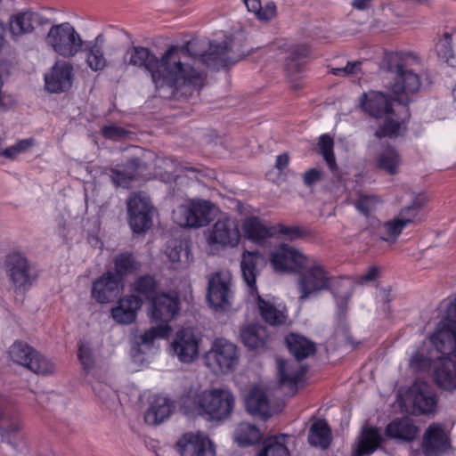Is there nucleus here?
Segmentation results:
<instances>
[{
	"label": "nucleus",
	"mask_w": 456,
	"mask_h": 456,
	"mask_svg": "<svg viewBox=\"0 0 456 456\" xmlns=\"http://www.w3.org/2000/svg\"><path fill=\"white\" fill-rule=\"evenodd\" d=\"M194 45V42L173 45L159 59L146 47L133 46L124 59L129 65L147 70L157 89L167 86L173 92L183 91V94L191 95L204 85L202 72L186 61L190 54L197 55Z\"/></svg>",
	"instance_id": "1"
},
{
	"label": "nucleus",
	"mask_w": 456,
	"mask_h": 456,
	"mask_svg": "<svg viewBox=\"0 0 456 456\" xmlns=\"http://www.w3.org/2000/svg\"><path fill=\"white\" fill-rule=\"evenodd\" d=\"M297 273V287L300 302L317 297L323 291L331 290L338 307L341 311L346 308L353 294L349 281L336 280L323 265L312 256Z\"/></svg>",
	"instance_id": "2"
},
{
	"label": "nucleus",
	"mask_w": 456,
	"mask_h": 456,
	"mask_svg": "<svg viewBox=\"0 0 456 456\" xmlns=\"http://www.w3.org/2000/svg\"><path fill=\"white\" fill-rule=\"evenodd\" d=\"M263 261L264 258L257 252L245 251L240 262L242 278L248 288L250 297L261 318L272 326L282 325L286 323L288 319L286 305L276 297L271 295L261 296L257 292L256 281L259 274L258 265Z\"/></svg>",
	"instance_id": "3"
},
{
	"label": "nucleus",
	"mask_w": 456,
	"mask_h": 456,
	"mask_svg": "<svg viewBox=\"0 0 456 456\" xmlns=\"http://www.w3.org/2000/svg\"><path fill=\"white\" fill-rule=\"evenodd\" d=\"M180 311V301L176 292L159 293L150 301L149 316L159 324L150 328L138 337V345L150 348L155 339L166 338L172 329L168 322L175 319Z\"/></svg>",
	"instance_id": "4"
},
{
	"label": "nucleus",
	"mask_w": 456,
	"mask_h": 456,
	"mask_svg": "<svg viewBox=\"0 0 456 456\" xmlns=\"http://www.w3.org/2000/svg\"><path fill=\"white\" fill-rule=\"evenodd\" d=\"M194 402L199 414L211 421L227 419L235 404L233 395L224 388L204 390L196 395Z\"/></svg>",
	"instance_id": "5"
},
{
	"label": "nucleus",
	"mask_w": 456,
	"mask_h": 456,
	"mask_svg": "<svg viewBox=\"0 0 456 456\" xmlns=\"http://www.w3.org/2000/svg\"><path fill=\"white\" fill-rule=\"evenodd\" d=\"M216 209V205L210 200L191 199L173 211V219L181 227H205L214 220Z\"/></svg>",
	"instance_id": "6"
},
{
	"label": "nucleus",
	"mask_w": 456,
	"mask_h": 456,
	"mask_svg": "<svg viewBox=\"0 0 456 456\" xmlns=\"http://www.w3.org/2000/svg\"><path fill=\"white\" fill-rule=\"evenodd\" d=\"M46 45L59 56L73 58L83 48L84 40L69 22L53 25L45 37Z\"/></svg>",
	"instance_id": "7"
},
{
	"label": "nucleus",
	"mask_w": 456,
	"mask_h": 456,
	"mask_svg": "<svg viewBox=\"0 0 456 456\" xmlns=\"http://www.w3.org/2000/svg\"><path fill=\"white\" fill-rule=\"evenodd\" d=\"M392 81L390 89L395 100L406 111V105L412 100V96L420 88V79L417 73L403 64H396L390 68Z\"/></svg>",
	"instance_id": "8"
},
{
	"label": "nucleus",
	"mask_w": 456,
	"mask_h": 456,
	"mask_svg": "<svg viewBox=\"0 0 456 456\" xmlns=\"http://www.w3.org/2000/svg\"><path fill=\"white\" fill-rule=\"evenodd\" d=\"M205 362L207 366L216 373L231 372L239 362L238 348L225 338H216L205 354Z\"/></svg>",
	"instance_id": "9"
},
{
	"label": "nucleus",
	"mask_w": 456,
	"mask_h": 456,
	"mask_svg": "<svg viewBox=\"0 0 456 456\" xmlns=\"http://www.w3.org/2000/svg\"><path fill=\"white\" fill-rule=\"evenodd\" d=\"M232 273L228 270L214 273L208 278L207 299L216 311L225 312L232 306Z\"/></svg>",
	"instance_id": "10"
},
{
	"label": "nucleus",
	"mask_w": 456,
	"mask_h": 456,
	"mask_svg": "<svg viewBox=\"0 0 456 456\" xmlns=\"http://www.w3.org/2000/svg\"><path fill=\"white\" fill-rule=\"evenodd\" d=\"M444 320L440 322L430 340L436 349L451 352L456 348V297L444 303Z\"/></svg>",
	"instance_id": "11"
},
{
	"label": "nucleus",
	"mask_w": 456,
	"mask_h": 456,
	"mask_svg": "<svg viewBox=\"0 0 456 456\" xmlns=\"http://www.w3.org/2000/svg\"><path fill=\"white\" fill-rule=\"evenodd\" d=\"M154 208L143 193H134L127 200L128 224L132 231L140 233L148 230L152 224Z\"/></svg>",
	"instance_id": "12"
},
{
	"label": "nucleus",
	"mask_w": 456,
	"mask_h": 456,
	"mask_svg": "<svg viewBox=\"0 0 456 456\" xmlns=\"http://www.w3.org/2000/svg\"><path fill=\"white\" fill-rule=\"evenodd\" d=\"M5 271L15 292L28 291L36 280L28 259L19 253L8 256Z\"/></svg>",
	"instance_id": "13"
},
{
	"label": "nucleus",
	"mask_w": 456,
	"mask_h": 456,
	"mask_svg": "<svg viewBox=\"0 0 456 456\" xmlns=\"http://www.w3.org/2000/svg\"><path fill=\"white\" fill-rule=\"evenodd\" d=\"M421 205L422 201L417 200L411 206L401 209L392 219L381 224L379 227L380 239L388 243H395L407 224L419 220Z\"/></svg>",
	"instance_id": "14"
},
{
	"label": "nucleus",
	"mask_w": 456,
	"mask_h": 456,
	"mask_svg": "<svg viewBox=\"0 0 456 456\" xmlns=\"http://www.w3.org/2000/svg\"><path fill=\"white\" fill-rule=\"evenodd\" d=\"M205 234L210 246L235 248L240 240L238 224L229 216L219 218Z\"/></svg>",
	"instance_id": "15"
},
{
	"label": "nucleus",
	"mask_w": 456,
	"mask_h": 456,
	"mask_svg": "<svg viewBox=\"0 0 456 456\" xmlns=\"http://www.w3.org/2000/svg\"><path fill=\"white\" fill-rule=\"evenodd\" d=\"M200 56L207 66L219 69L237 62L245 54L235 50L232 45V40L230 37H225L220 43L211 42L208 53L200 54Z\"/></svg>",
	"instance_id": "16"
},
{
	"label": "nucleus",
	"mask_w": 456,
	"mask_h": 456,
	"mask_svg": "<svg viewBox=\"0 0 456 456\" xmlns=\"http://www.w3.org/2000/svg\"><path fill=\"white\" fill-rule=\"evenodd\" d=\"M309 257L292 246L281 244L270 252L269 259L275 271L297 273Z\"/></svg>",
	"instance_id": "17"
},
{
	"label": "nucleus",
	"mask_w": 456,
	"mask_h": 456,
	"mask_svg": "<svg viewBox=\"0 0 456 456\" xmlns=\"http://www.w3.org/2000/svg\"><path fill=\"white\" fill-rule=\"evenodd\" d=\"M421 448L425 456H444L452 450L450 432L442 424L433 423L423 434Z\"/></svg>",
	"instance_id": "18"
},
{
	"label": "nucleus",
	"mask_w": 456,
	"mask_h": 456,
	"mask_svg": "<svg viewBox=\"0 0 456 456\" xmlns=\"http://www.w3.org/2000/svg\"><path fill=\"white\" fill-rule=\"evenodd\" d=\"M200 342V338L196 336L193 330L185 328L176 332L170 344V352L180 362L189 363L197 359Z\"/></svg>",
	"instance_id": "19"
},
{
	"label": "nucleus",
	"mask_w": 456,
	"mask_h": 456,
	"mask_svg": "<svg viewBox=\"0 0 456 456\" xmlns=\"http://www.w3.org/2000/svg\"><path fill=\"white\" fill-rule=\"evenodd\" d=\"M176 446L181 456H216L215 444L201 432L184 434Z\"/></svg>",
	"instance_id": "20"
},
{
	"label": "nucleus",
	"mask_w": 456,
	"mask_h": 456,
	"mask_svg": "<svg viewBox=\"0 0 456 456\" xmlns=\"http://www.w3.org/2000/svg\"><path fill=\"white\" fill-rule=\"evenodd\" d=\"M73 66L65 61H57L51 70L45 75V88L51 93L69 90L72 86Z\"/></svg>",
	"instance_id": "21"
},
{
	"label": "nucleus",
	"mask_w": 456,
	"mask_h": 456,
	"mask_svg": "<svg viewBox=\"0 0 456 456\" xmlns=\"http://www.w3.org/2000/svg\"><path fill=\"white\" fill-rule=\"evenodd\" d=\"M436 351L443 356L435 370L436 382L444 390H456V348L451 352Z\"/></svg>",
	"instance_id": "22"
},
{
	"label": "nucleus",
	"mask_w": 456,
	"mask_h": 456,
	"mask_svg": "<svg viewBox=\"0 0 456 456\" xmlns=\"http://www.w3.org/2000/svg\"><path fill=\"white\" fill-rule=\"evenodd\" d=\"M106 39L102 33L94 39L84 41L83 50L85 61L94 72H101L108 66V60L104 53Z\"/></svg>",
	"instance_id": "23"
},
{
	"label": "nucleus",
	"mask_w": 456,
	"mask_h": 456,
	"mask_svg": "<svg viewBox=\"0 0 456 456\" xmlns=\"http://www.w3.org/2000/svg\"><path fill=\"white\" fill-rule=\"evenodd\" d=\"M408 397L414 411L422 414L433 412L437 403L435 392L424 382H415L409 390Z\"/></svg>",
	"instance_id": "24"
},
{
	"label": "nucleus",
	"mask_w": 456,
	"mask_h": 456,
	"mask_svg": "<svg viewBox=\"0 0 456 456\" xmlns=\"http://www.w3.org/2000/svg\"><path fill=\"white\" fill-rule=\"evenodd\" d=\"M120 284L118 275L107 272L93 282L92 297L100 304L108 303L119 293Z\"/></svg>",
	"instance_id": "25"
},
{
	"label": "nucleus",
	"mask_w": 456,
	"mask_h": 456,
	"mask_svg": "<svg viewBox=\"0 0 456 456\" xmlns=\"http://www.w3.org/2000/svg\"><path fill=\"white\" fill-rule=\"evenodd\" d=\"M394 102L381 92L370 91L362 96L361 109L370 116L380 118L394 110Z\"/></svg>",
	"instance_id": "26"
},
{
	"label": "nucleus",
	"mask_w": 456,
	"mask_h": 456,
	"mask_svg": "<svg viewBox=\"0 0 456 456\" xmlns=\"http://www.w3.org/2000/svg\"><path fill=\"white\" fill-rule=\"evenodd\" d=\"M142 305L140 297L130 295L118 299L117 305L110 311L113 320L119 324H131L137 316V312Z\"/></svg>",
	"instance_id": "27"
},
{
	"label": "nucleus",
	"mask_w": 456,
	"mask_h": 456,
	"mask_svg": "<svg viewBox=\"0 0 456 456\" xmlns=\"http://www.w3.org/2000/svg\"><path fill=\"white\" fill-rule=\"evenodd\" d=\"M174 410L175 405L169 398L164 395H153L149 401L144 420L149 425H159L167 419Z\"/></svg>",
	"instance_id": "28"
},
{
	"label": "nucleus",
	"mask_w": 456,
	"mask_h": 456,
	"mask_svg": "<svg viewBox=\"0 0 456 456\" xmlns=\"http://www.w3.org/2000/svg\"><path fill=\"white\" fill-rule=\"evenodd\" d=\"M91 387L93 393L102 402H108L117 398V390L114 387L112 379L107 369H102L93 376L85 379Z\"/></svg>",
	"instance_id": "29"
},
{
	"label": "nucleus",
	"mask_w": 456,
	"mask_h": 456,
	"mask_svg": "<svg viewBox=\"0 0 456 456\" xmlns=\"http://www.w3.org/2000/svg\"><path fill=\"white\" fill-rule=\"evenodd\" d=\"M386 436L389 438L403 441H413L419 433V428L413 419L408 417L398 418L390 422L385 430Z\"/></svg>",
	"instance_id": "30"
},
{
	"label": "nucleus",
	"mask_w": 456,
	"mask_h": 456,
	"mask_svg": "<svg viewBox=\"0 0 456 456\" xmlns=\"http://www.w3.org/2000/svg\"><path fill=\"white\" fill-rule=\"evenodd\" d=\"M383 438L379 430L372 427H364L353 449L352 456H370L380 445Z\"/></svg>",
	"instance_id": "31"
},
{
	"label": "nucleus",
	"mask_w": 456,
	"mask_h": 456,
	"mask_svg": "<svg viewBox=\"0 0 456 456\" xmlns=\"http://www.w3.org/2000/svg\"><path fill=\"white\" fill-rule=\"evenodd\" d=\"M242 230L248 240L258 244L273 237V225L265 224L256 216L247 217L243 221Z\"/></svg>",
	"instance_id": "32"
},
{
	"label": "nucleus",
	"mask_w": 456,
	"mask_h": 456,
	"mask_svg": "<svg viewBox=\"0 0 456 456\" xmlns=\"http://www.w3.org/2000/svg\"><path fill=\"white\" fill-rule=\"evenodd\" d=\"M240 338L248 348L261 350L266 347L270 337L265 327L251 324L241 329Z\"/></svg>",
	"instance_id": "33"
},
{
	"label": "nucleus",
	"mask_w": 456,
	"mask_h": 456,
	"mask_svg": "<svg viewBox=\"0 0 456 456\" xmlns=\"http://www.w3.org/2000/svg\"><path fill=\"white\" fill-rule=\"evenodd\" d=\"M247 411L254 416L267 419L271 416L268 398L263 389L258 387L251 388L245 398Z\"/></svg>",
	"instance_id": "34"
},
{
	"label": "nucleus",
	"mask_w": 456,
	"mask_h": 456,
	"mask_svg": "<svg viewBox=\"0 0 456 456\" xmlns=\"http://www.w3.org/2000/svg\"><path fill=\"white\" fill-rule=\"evenodd\" d=\"M279 381L281 385L288 386L294 389L300 381L305 370L296 362L277 360Z\"/></svg>",
	"instance_id": "35"
},
{
	"label": "nucleus",
	"mask_w": 456,
	"mask_h": 456,
	"mask_svg": "<svg viewBox=\"0 0 456 456\" xmlns=\"http://www.w3.org/2000/svg\"><path fill=\"white\" fill-rule=\"evenodd\" d=\"M40 24V16L34 12L26 11L13 15L10 20V31L18 37L30 33L35 26Z\"/></svg>",
	"instance_id": "36"
},
{
	"label": "nucleus",
	"mask_w": 456,
	"mask_h": 456,
	"mask_svg": "<svg viewBox=\"0 0 456 456\" xmlns=\"http://www.w3.org/2000/svg\"><path fill=\"white\" fill-rule=\"evenodd\" d=\"M403 112H405V110H403ZM386 116L387 117L384 123L375 133L376 137L379 139L384 137L395 138L401 135L405 130V118L407 116V112L404 113V117H399L395 114V110H393Z\"/></svg>",
	"instance_id": "37"
},
{
	"label": "nucleus",
	"mask_w": 456,
	"mask_h": 456,
	"mask_svg": "<svg viewBox=\"0 0 456 456\" xmlns=\"http://www.w3.org/2000/svg\"><path fill=\"white\" fill-rule=\"evenodd\" d=\"M144 165L139 159H133L125 170H111V180L117 186L126 188L137 176H143Z\"/></svg>",
	"instance_id": "38"
},
{
	"label": "nucleus",
	"mask_w": 456,
	"mask_h": 456,
	"mask_svg": "<svg viewBox=\"0 0 456 456\" xmlns=\"http://www.w3.org/2000/svg\"><path fill=\"white\" fill-rule=\"evenodd\" d=\"M401 162L399 153L391 146L382 148L376 156L377 167L392 175L398 173Z\"/></svg>",
	"instance_id": "39"
},
{
	"label": "nucleus",
	"mask_w": 456,
	"mask_h": 456,
	"mask_svg": "<svg viewBox=\"0 0 456 456\" xmlns=\"http://www.w3.org/2000/svg\"><path fill=\"white\" fill-rule=\"evenodd\" d=\"M286 342L289 352L297 361L305 359L315 352L314 344L303 336L291 333L287 336Z\"/></svg>",
	"instance_id": "40"
},
{
	"label": "nucleus",
	"mask_w": 456,
	"mask_h": 456,
	"mask_svg": "<svg viewBox=\"0 0 456 456\" xmlns=\"http://www.w3.org/2000/svg\"><path fill=\"white\" fill-rule=\"evenodd\" d=\"M308 442L312 446L327 449L331 442V431L324 419L315 420L309 430Z\"/></svg>",
	"instance_id": "41"
},
{
	"label": "nucleus",
	"mask_w": 456,
	"mask_h": 456,
	"mask_svg": "<svg viewBox=\"0 0 456 456\" xmlns=\"http://www.w3.org/2000/svg\"><path fill=\"white\" fill-rule=\"evenodd\" d=\"M233 439L241 447L249 446L262 439V433L254 424L241 422L234 430Z\"/></svg>",
	"instance_id": "42"
},
{
	"label": "nucleus",
	"mask_w": 456,
	"mask_h": 456,
	"mask_svg": "<svg viewBox=\"0 0 456 456\" xmlns=\"http://www.w3.org/2000/svg\"><path fill=\"white\" fill-rule=\"evenodd\" d=\"M286 438L285 435L266 438L256 456H290Z\"/></svg>",
	"instance_id": "43"
},
{
	"label": "nucleus",
	"mask_w": 456,
	"mask_h": 456,
	"mask_svg": "<svg viewBox=\"0 0 456 456\" xmlns=\"http://www.w3.org/2000/svg\"><path fill=\"white\" fill-rule=\"evenodd\" d=\"M77 358L83 369L84 379L93 376V374L104 369L103 367L97 365L93 347L90 343L82 342L79 345Z\"/></svg>",
	"instance_id": "44"
},
{
	"label": "nucleus",
	"mask_w": 456,
	"mask_h": 456,
	"mask_svg": "<svg viewBox=\"0 0 456 456\" xmlns=\"http://www.w3.org/2000/svg\"><path fill=\"white\" fill-rule=\"evenodd\" d=\"M244 3L248 11L261 21H269L277 14L276 5L272 1L244 0Z\"/></svg>",
	"instance_id": "45"
},
{
	"label": "nucleus",
	"mask_w": 456,
	"mask_h": 456,
	"mask_svg": "<svg viewBox=\"0 0 456 456\" xmlns=\"http://www.w3.org/2000/svg\"><path fill=\"white\" fill-rule=\"evenodd\" d=\"M7 400L0 395V431L2 435L15 433L21 428V420L16 414L6 411Z\"/></svg>",
	"instance_id": "46"
},
{
	"label": "nucleus",
	"mask_w": 456,
	"mask_h": 456,
	"mask_svg": "<svg viewBox=\"0 0 456 456\" xmlns=\"http://www.w3.org/2000/svg\"><path fill=\"white\" fill-rule=\"evenodd\" d=\"M35 350L28 344L17 341L9 348L8 354L10 359L17 364L27 368L28 362H31Z\"/></svg>",
	"instance_id": "47"
},
{
	"label": "nucleus",
	"mask_w": 456,
	"mask_h": 456,
	"mask_svg": "<svg viewBox=\"0 0 456 456\" xmlns=\"http://www.w3.org/2000/svg\"><path fill=\"white\" fill-rule=\"evenodd\" d=\"M334 140L328 134H322L318 139V149L320 154L323 157L330 170L335 173L338 170L336 158L333 151Z\"/></svg>",
	"instance_id": "48"
},
{
	"label": "nucleus",
	"mask_w": 456,
	"mask_h": 456,
	"mask_svg": "<svg viewBox=\"0 0 456 456\" xmlns=\"http://www.w3.org/2000/svg\"><path fill=\"white\" fill-rule=\"evenodd\" d=\"M382 205L381 199L374 194L360 193L358 198L354 201V208L364 216L370 215L376 211Z\"/></svg>",
	"instance_id": "49"
},
{
	"label": "nucleus",
	"mask_w": 456,
	"mask_h": 456,
	"mask_svg": "<svg viewBox=\"0 0 456 456\" xmlns=\"http://www.w3.org/2000/svg\"><path fill=\"white\" fill-rule=\"evenodd\" d=\"M133 291L142 295L149 301L151 300L157 292V282L155 279L151 275H144L138 278L132 285Z\"/></svg>",
	"instance_id": "50"
},
{
	"label": "nucleus",
	"mask_w": 456,
	"mask_h": 456,
	"mask_svg": "<svg viewBox=\"0 0 456 456\" xmlns=\"http://www.w3.org/2000/svg\"><path fill=\"white\" fill-rule=\"evenodd\" d=\"M27 369L37 374L49 375L55 372L56 366L51 360L35 351L31 362H28Z\"/></svg>",
	"instance_id": "51"
},
{
	"label": "nucleus",
	"mask_w": 456,
	"mask_h": 456,
	"mask_svg": "<svg viewBox=\"0 0 456 456\" xmlns=\"http://www.w3.org/2000/svg\"><path fill=\"white\" fill-rule=\"evenodd\" d=\"M139 264L128 253L119 254L115 259V268L118 275H124L138 269Z\"/></svg>",
	"instance_id": "52"
},
{
	"label": "nucleus",
	"mask_w": 456,
	"mask_h": 456,
	"mask_svg": "<svg viewBox=\"0 0 456 456\" xmlns=\"http://www.w3.org/2000/svg\"><path fill=\"white\" fill-rule=\"evenodd\" d=\"M303 235L304 232L298 226H287L282 224L273 225V237L281 236L284 240H293Z\"/></svg>",
	"instance_id": "53"
},
{
	"label": "nucleus",
	"mask_w": 456,
	"mask_h": 456,
	"mask_svg": "<svg viewBox=\"0 0 456 456\" xmlns=\"http://www.w3.org/2000/svg\"><path fill=\"white\" fill-rule=\"evenodd\" d=\"M35 145V139L26 138L19 140L15 144L4 149L5 158L14 159L20 154L27 152Z\"/></svg>",
	"instance_id": "54"
},
{
	"label": "nucleus",
	"mask_w": 456,
	"mask_h": 456,
	"mask_svg": "<svg viewBox=\"0 0 456 456\" xmlns=\"http://www.w3.org/2000/svg\"><path fill=\"white\" fill-rule=\"evenodd\" d=\"M436 51L440 59L449 61L453 56L452 46V35L448 32L444 33L436 44Z\"/></svg>",
	"instance_id": "55"
},
{
	"label": "nucleus",
	"mask_w": 456,
	"mask_h": 456,
	"mask_svg": "<svg viewBox=\"0 0 456 456\" xmlns=\"http://www.w3.org/2000/svg\"><path fill=\"white\" fill-rule=\"evenodd\" d=\"M425 347H421L413 354L410 360V366L415 370H420L430 365L432 357L426 354Z\"/></svg>",
	"instance_id": "56"
},
{
	"label": "nucleus",
	"mask_w": 456,
	"mask_h": 456,
	"mask_svg": "<svg viewBox=\"0 0 456 456\" xmlns=\"http://www.w3.org/2000/svg\"><path fill=\"white\" fill-rule=\"evenodd\" d=\"M102 134L106 139L117 141L125 138L129 132L120 126L110 125L102 127Z\"/></svg>",
	"instance_id": "57"
},
{
	"label": "nucleus",
	"mask_w": 456,
	"mask_h": 456,
	"mask_svg": "<svg viewBox=\"0 0 456 456\" xmlns=\"http://www.w3.org/2000/svg\"><path fill=\"white\" fill-rule=\"evenodd\" d=\"M281 54H282V56L280 57V59L285 60V67L289 73L299 71L302 62L299 60V53L297 51H294L289 55H284V53H281Z\"/></svg>",
	"instance_id": "58"
},
{
	"label": "nucleus",
	"mask_w": 456,
	"mask_h": 456,
	"mask_svg": "<svg viewBox=\"0 0 456 456\" xmlns=\"http://www.w3.org/2000/svg\"><path fill=\"white\" fill-rule=\"evenodd\" d=\"M379 268L376 265H371L368 267L365 273H362L358 277V283L361 285L368 284L376 281L379 275Z\"/></svg>",
	"instance_id": "59"
},
{
	"label": "nucleus",
	"mask_w": 456,
	"mask_h": 456,
	"mask_svg": "<svg viewBox=\"0 0 456 456\" xmlns=\"http://www.w3.org/2000/svg\"><path fill=\"white\" fill-rule=\"evenodd\" d=\"M361 62H348L344 68H334L331 72L335 76H346L350 74H355L360 70Z\"/></svg>",
	"instance_id": "60"
},
{
	"label": "nucleus",
	"mask_w": 456,
	"mask_h": 456,
	"mask_svg": "<svg viewBox=\"0 0 456 456\" xmlns=\"http://www.w3.org/2000/svg\"><path fill=\"white\" fill-rule=\"evenodd\" d=\"M182 249V245L174 241L172 246L167 248L166 254L172 263H177L180 260Z\"/></svg>",
	"instance_id": "61"
},
{
	"label": "nucleus",
	"mask_w": 456,
	"mask_h": 456,
	"mask_svg": "<svg viewBox=\"0 0 456 456\" xmlns=\"http://www.w3.org/2000/svg\"><path fill=\"white\" fill-rule=\"evenodd\" d=\"M321 179V172L315 168L310 169L304 175V182L311 186Z\"/></svg>",
	"instance_id": "62"
},
{
	"label": "nucleus",
	"mask_w": 456,
	"mask_h": 456,
	"mask_svg": "<svg viewBox=\"0 0 456 456\" xmlns=\"http://www.w3.org/2000/svg\"><path fill=\"white\" fill-rule=\"evenodd\" d=\"M289 156L287 154H281L277 157L275 166L278 169L282 170L289 165Z\"/></svg>",
	"instance_id": "63"
},
{
	"label": "nucleus",
	"mask_w": 456,
	"mask_h": 456,
	"mask_svg": "<svg viewBox=\"0 0 456 456\" xmlns=\"http://www.w3.org/2000/svg\"><path fill=\"white\" fill-rule=\"evenodd\" d=\"M352 4L358 10H365L370 6V0H354Z\"/></svg>",
	"instance_id": "64"
}]
</instances>
